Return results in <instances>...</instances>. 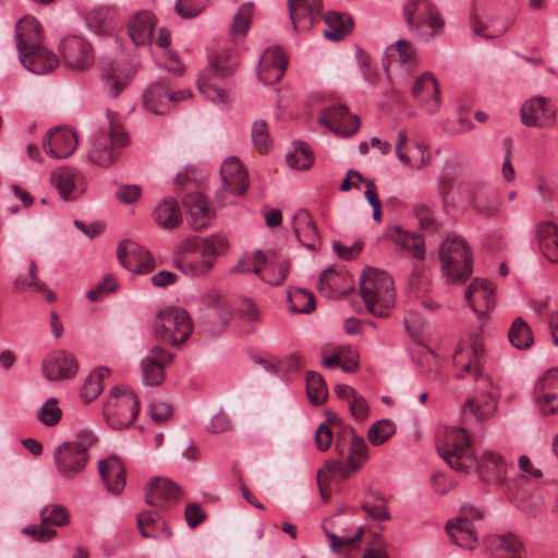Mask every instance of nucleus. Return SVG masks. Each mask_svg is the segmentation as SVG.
I'll list each match as a JSON object with an SVG mask.
<instances>
[{
    "label": "nucleus",
    "mask_w": 558,
    "mask_h": 558,
    "mask_svg": "<svg viewBox=\"0 0 558 558\" xmlns=\"http://www.w3.org/2000/svg\"><path fill=\"white\" fill-rule=\"evenodd\" d=\"M147 37H108L111 52L100 58L102 77L111 97H118L136 74L138 49L147 44Z\"/></svg>",
    "instance_id": "nucleus-1"
},
{
    "label": "nucleus",
    "mask_w": 558,
    "mask_h": 558,
    "mask_svg": "<svg viewBox=\"0 0 558 558\" xmlns=\"http://www.w3.org/2000/svg\"><path fill=\"white\" fill-rule=\"evenodd\" d=\"M96 436L90 429H80L71 440L58 445L52 452L57 474L64 480H73L84 472L89 450L96 444Z\"/></svg>",
    "instance_id": "nucleus-2"
},
{
    "label": "nucleus",
    "mask_w": 558,
    "mask_h": 558,
    "mask_svg": "<svg viewBox=\"0 0 558 558\" xmlns=\"http://www.w3.org/2000/svg\"><path fill=\"white\" fill-rule=\"evenodd\" d=\"M361 295L368 311L384 317L396 304V289L389 274L377 268H366L360 280Z\"/></svg>",
    "instance_id": "nucleus-3"
},
{
    "label": "nucleus",
    "mask_w": 558,
    "mask_h": 558,
    "mask_svg": "<svg viewBox=\"0 0 558 558\" xmlns=\"http://www.w3.org/2000/svg\"><path fill=\"white\" fill-rule=\"evenodd\" d=\"M442 275L450 283H462L473 270V255L466 241L459 235H448L439 247Z\"/></svg>",
    "instance_id": "nucleus-4"
},
{
    "label": "nucleus",
    "mask_w": 558,
    "mask_h": 558,
    "mask_svg": "<svg viewBox=\"0 0 558 558\" xmlns=\"http://www.w3.org/2000/svg\"><path fill=\"white\" fill-rule=\"evenodd\" d=\"M151 328L158 341L178 347L184 343L192 335L193 322L184 308L166 306L156 313Z\"/></svg>",
    "instance_id": "nucleus-5"
},
{
    "label": "nucleus",
    "mask_w": 558,
    "mask_h": 558,
    "mask_svg": "<svg viewBox=\"0 0 558 558\" xmlns=\"http://www.w3.org/2000/svg\"><path fill=\"white\" fill-rule=\"evenodd\" d=\"M437 449L448 465L458 472L468 473L475 465L470 435L462 427L446 428Z\"/></svg>",
    "instance_id": "nucleus-6"
},
{
    "label": "nucleus",
    "mask_w": 558,
    "mask_h": 558,
    "mask_svg": "<svg viewBox=\"0 0 558 558\" xmlns=\"http://www.w3.org/2000/svg\"><path fill=\"white\" fill-rule=\"evenodd\" d=\"M486 357L483 335L478 331L468 333L459 341L453 353V365L458 378L486 377L483 365Z\"/></svg>",
    "instance_id": "nucleus-7"
},
{
    "label": "nucleus",
    "mask_w": 558,
    "mask_h": 558,
    "mask_svg": "<svg viewBox=\"0 0 558 558\" xmlns=\"http://www.w3.org/2000/svg\"><path fill=\"white\" fill-rule=\"evenodd\" d=\"M238 63V54L233 50H223L210 57V69L202 72L197 80L199 93L217 105L227 106L231 101L230 92L214 82L213 71L227 74Z\"/></svg>",
    "instance_id": "nucleus-8"
},
{
    "label": "nucleus",
    "mask_w": 558,
    "mask_h": 558,
    "mask_svg": "<svg viewBox=\"0 0 558 558\" xmlns=\"http://www.w3.org/2000/svg\"><path fill=\"white\" fill-rule=\"evenodd\" d=\"M109 130L98 132L88 151V159L101 167L110 166L118 154V149L128 142V136L121 128L114 113L108 111Z\"/></svg>",
    "instance_id": "nucleus-9"
},
{
    "label": "nucleus",
    "mask_w": 558,
    "mask_h": 558,
    "mask_svg": "<svg viewBox=\"0 0 558 558\" xmlns=\"http://www.w3.org/2000/svg\"><path fill=\"white\" fill-rule=\"evenodd\" d=\"M140 411L137 396L128 387L111 389L105 404L104 415L113 429L130 426Z\"/></svg>",
    "instance_id": "nucleus-10"
},
{
    "label": "nucleus",
    "mask_w": 558,
    "mask_h": 558,
    "mask_svg": "<svg viewBox=\"0 0 558 558\" xmlns=\"http://www.w3.org/2000/svg\"><path fill=\"white\" fill-rule=\"evenodd\" d=\"M22 65L35 74H47L59 65L57 56L34 37H16Z\"/></svg>",
    "instance_id": "nucleus-11"
},
{
    "label": "nucleus",
    "mask_w": 558,
    "mask_h": 558,
    "mask_svg": "<svg viewBox=\"0 0 558 558\" xmlns=\"http://www.w3.org/2000/svg\"><path fill=\"white\" fill-rule=\"evenodd\" d=\"M192 96L187 88L172 92L168 85L155 83L145 89L143 106L146 111L160 116L170 112L181 101L190 100Z\"/></svg>",
    "instance_id": "nucleus-12"
},
{
    "label": "nucleus",
    "mask_w": 558,
    "mask_h": 558,
    "mask_svg": "<svg viewBox=\"0 0 558 558\" xmlns=\"http://www.w3.org/2000/svg\"><path fill=\"white\" fill-rule=\"evenodd\" d=\"M476 388L463 405V413L472 414L476 421L490 418L497 410V389L488 377L475 379Z\"/></svg>",
    "instance_id": "nucleus-13"
},
{
    "label": "nucleus",
    "mask_w": 558,
    "mask_h": 558,
    "mask_svg": "<svg viewBox=\"0 0 558 558\" xmlns=\"http://www.w3.org/2000/svg\"><path fill=\"white\" fill-rule=\"evenodd\" d=\"M403 14L408 25L413 31L427 26L432 35H438L445 31V20L437 10L427 0H407L403 4Z\"/></svg>",
    "instance_id": "nucleus-14"
},
{
    "label": "nucleus",
    "mask_w": 558,
    "mask_h": 558,
    "mask_svg": "<svg viewBox=\"0 0 558 558\" xmlns=\"http://www.w3.org/2000/svg\"><path fill=\"white\" fill-rule=\"evenodd\" d=\"M117 258L124 269L136 275L149 274L157 266L151 252L131 240H123L118 244Z\"/></svg>",
    "instance_id": "nucleus-15"
},
{
    "label": "nucleus",
    "mask_w": 558,
    "mask_h": 558,
    "mask_svg": "<svg viewBox=\"0 0 558 558\" xmlns=\"http://www.w3.org/2000/svg\"><path fill=\"white\" fill-rule=\"evenodd\" d=\"M336 450L340 454H344L348 448V462L347 468L343 472L344 476H349L363 468L368 460V447L362 436H359L352 428H343L340 434L337 435Z\"/></svg>",
    "instance_id": "nucleus-16"
},
{
    "label": "nucleus",
    "mask_w": 558,
    "mask_h": 558,
    "mask_svg": "<svg viewBox=\"0 0 558 558\" xmlns=\"http://www.w3.org/2000/svg\"><path fill=\"white\" fill-rule=\"evenodd\" d=\"M533 400L542 415L558 414V368H549L536 379Z\"/></svg>",
    "instance_id": "nucleus-17"
},
{
    "label": "nucleus",
    "mask_w": 558,
    "mask_h": 558,
    "mask_svg": "<svg viewBox=\"0 0 558 558\" xmlns=\"http://www.w3.org/2000/svg\"><path fill=\"white\" fill-rule=\"evenodd\" d=\"M332 526L337 532H327L331 550L337 554L339 558H357L360 541L364 533V529L359 526L350 535L348 533L347 524L340 513H337L333 517Z\"/></svg>",
    "instance_id": "nucleus-18"
},
{
    "label": "nucleus",
    "mask_w": 558,
    "mask_h": 558,
    "mask_svg": "<svg viewBox=\"0 0 558 558\" xmlns=\"http://www.w3.org/2000/svg\"><path fill=\"white\" fill-rule=\"evenodd\" d=\"M70 523V512L61 505H47L40 510V525H28L23 533L38 542L52 539L57 532L52 526H65Z\"/></svg>",
    "instance_id": "nucleus-19"
},
{
    "label": "nucleus",
    "mask_w": 558,
    "mask_h": 558,
    "mask_svg": "<svg viewBox=\"0 0 558 558\" xmlns=\"http://www.w3.org/2000/svg\"><path fill=\"white\" fill-rule=\"evenodd\" d=\"M50 183L64 202L81 197L86 189L83 174L73 168L60 167L50 174Z\"/></svg>",
    "instance_id": "nucleus-20"
},
{
    "label": "nucleus",
    "mask_w": 558,
    "mask_h": 558,
    "mask_svg": "<svg viewBox=\"0 0 558 558\" xmlns=\"http://www.w3.org/2000/svg\"><path fill=\"white\" fill-rule=\"evenodd\" d=\"M288 8L293 28L298 33H307L322 22V0H288Z\"/></svg>",
    "instance_id": "nucleus-21"
},
{
    "label": "nucleus",
    "mask_w": 558,
    "mask_h": 558,
    "mask_svg": "<svg viewBox=\"0 0 558 558\" xmlns=\"http://www.w3.org/2000/svg\"><path fill=\"white\" fill-rule=\"evenodd\" d=\"M60 48L64 64L72 70H84L94 63L93 48L84 37H63Z\"/></svg>",
    "instance_id": "nucleus-22"
},
{
    "label": "nucleus",
    "mask_w": 558,
    "mask_h": 558,
    "mask_svg": "<svg viewBox=\"0 0 558 558\" xmlns=\"http://www.w3.org/2000/svg\"><path fill=\"white\" fill-rule=\"evenodd\" d=\"M43 374L49 381L69 380L78 372V363L74 355L66 351H54L43 362Z\"/></svg>",
    "instance_id": "nucleus-23"
},
{
    "label": "nucleus",
    "mask_w": 558,
    "mask_h": 558,
    "mask_svg": "<svg viewBox=\"0 0 558 558\" xmlns=\"http://www.w3.org/2000/svg\"><path fill=\"white\" fill-rule=\"evenodd\" d=\"M395 154L404 166L421 169L427 161V149L417 140L410 137L405 130H400L395 143Z\"/></svg>",
    "instance_id": "nucleus-24"
},
{
    "label": "nucleus",
    "mask_w": 558,
    "mask_h": 558,
    "mask_svg": "<svg viewBox=\"0 0 558 558\" xmlns=\"http://www.w3.org/2000/svg\"><path fill=\"white\" fill-rule=\"evenodd\" d=\"M319 123L340 136H351L360 128L359 118L349 113L341 105H332L326 108L319 118Z\"/></svg>",
    "instance_id": "nucleus-25"
},
{
    "label": "nucleus",
    "mask_w": 558,
    "mask_h": 558,
    "mask_svg": "<svg viewBox=\"0 0 558 558\" xmlns=\"http://www.w3.org/2000/svg\"><path fill=\"white\" fill-rule=\"evenodd\" d=\"M465 301L477 315L490 312L496 305V288L494 283L475 278L465 291Z\"/></svg>",
    "instance_id": "nucleus-26"
},
{
    "label": "nucleus",
    "mask_w": 558,
    "mask_h": 558,
    "mask_svg": "<svg viewBox=\"0 0 558 558\" xmlns=\"http://www.w3.org/2000/svg\"><path fill=\"white\" fill-rule=\"evenodd\" d=\"M225 191L232 196H243L248 187V174L240 159L231 156L225 159L220 168Z\"/></svg>",
    "instance_id": "nucleus-27"
},
{
    "label": "nucleus",
    "mask_w": 558,
    "mask_h": 558,
    "mask_svg": "<svg viewBox=\"0 0 558 558\" xmlns=\"http://www.w3.org/2000/svg\"><path fill=\"white\" fill-rule=\"evenodd\" d=\"M520 118L525 126H544L555 121L556 111L545 97L533 96L522 104Z\"/></svg>",
    "instance_id": "nucleus-28"
},
{
    "label": "nucleus",
    "mask_w": 558,
    "mask_h": 558,
    "mask_svg": "<svg viewBox=\"0 0 558 558\" xmlns=\"http://www.w3.org/2000/svg\"><path fill=\"white\" fill-rule=\"evenodd\" d=\"M288 58L279 47H270L264 51L258 64V77L265 84L279 82L287 69Z\"/></svg>",
    "instance_id": "nucleus-29"
},
{
    "label": "nucleus",
    "mask_w": 558,
    "mask_h": 558,
    "mask_svg": "<svg viewBox=\"0 0 558 558\" xmlns=\"http://www.w3.org/2000/svg\"><path fill=\"white\" fill-rule=\"evenodd\" d=\"M77 143V136L71 129L56 128L44 138L43 147L52 158H66L74 153Z\"/></svg>",
    "instance_id": "nucleus-30"
},
{
    "label": "nucleus",
    "mask_w": 558,
    "mask_h": 558,
    "mask_svg": "<svg viewBox=\"0 0 558 558\" xmlns=\"http://www.w3.org/2000/svg\"><path fill=\"white\" fill-rule=\"evenodd\" d=\"M412 95L417 104L427 112L435 113L440 107L439 86L429 72L418 76L413 84Z\"/></svg>",
    "instance_id": "nucleus-31"
},
{
    "label": "nucleus",
    "mask_w": 558,
    "mask_h": 558,
    "mask_svg": "<svg viewBox=\"0 0 558 558\" xmlns=\"http://www.w3.org/2000/svg\"><path fill=\"white\" fill-rule=\"evenodd\" d=\"M172 362V355L160 347H154L141 362L143 383L158 386L163 381V369Z\"/></svg>",
    "instance_id": "nucleus-32"
},
{
    "label": "nucleus",
    "mask_w": 558,
    "mask_h": 558,
    "mask_svg": "<svg viewBox=\"0 0 558 558\" xmlns=\"http://www.w3.org/2000/svg\"><path fill=\"white\" fill-rule=\"evenodd\" d=\"M180 489L169 478L155 477L150 480L146 488V501L155 507L168 508L180 500Z\"/></svg>",
    "instance_id": "nucleus-33"
},
{
    "label": "nucleus",
    "mask_w": 558,
    "mask_h": 558,
    "mask_svg": "<svg viewBox=\"0 0 558 558\" xmlns=\"http://www.w3.org/2000/svg\"><path fill=\"white\" fill-rule=\"evenodd\" d=\"M100 476L111 494H120L126 483L125 468L117 456H109L98 463Z\"/></svg>",
    "instance_id": "nucleus-34"
},
{
    "label": "nucleus",
    "mask_w": 558,
    "mask_h": 558,
    "mask_svg": "<svg viewBox=\"0 0 558 558\" xmlns=\"http://www.w3.org/2000/svg\"><path fill=\"white\" fill-rule=\"evenodd\" d=\"M226 240L220 236L203 238L199 245V260L191 265L192 275H204L209 272L218 255L225 250Z\"/></svg>",
    "instance_id": "nucleus-35"
},
{
    "label": "nucleus",
    "mask_w": 558,
    "mask_h": 558,
    "mask_svg": "<svg viewBox=\"0 0 558 558\" xmlns=\"http://www.w3.org/2000/svg\"><path fill=\"white\" fill-rule=\"evenodd\" d=\"M183 204L187 210L190 223L194 229L201 230L210 223L214 211L201 192L189 193L184 197Z\"/></svg>",
    "instance_id": "nucleus-36"
},
{
    "label": "nucleus",
    "mask_w": 558,
    "mask_h": 558,
    "mask_svg": "<svg viewBox=\"0 0 558 558\" xmlns=\"http://www.w3.org/2000/svg\"><path fill=\"white\" fill-rule=\"evenodd\" d=\"M151 54L169 72L182 75L185 71L180 63L177 52L170 49V37H148Z\"/></svg>",
    "instance_id": "nucleus-37"
},
{
    "label": "nucleus",
    "mask_w": 558,
    "mask_h": 558,
    "mask_svg": "<svg viewBox=\"0 0 558 558\" xmlns=\"http://www.w3.org/2000/svg\"><path fill=\"white\" fill-rule=\"evenodd\" d=\"M481 478L487 482H501L507 474V464L501 456L495 451H484L475 465Z\"/></svg>",
    "instance_id": "nucleus-38"
},
{
    "label": "nucleus",
    "mask_w": 558,
    "mask_h": 558,
    "mask_svg": "<svg viewBox=\"0 0 558 558\" xmlns=\"http://www.w3.org/2000/svg\"><path fill=\"white\" fill-rule=\"evenodd\" d=\"M153 219L155 223L162 229H174L182 222V213L179 203L173 197L160 199L153 209Z\"/></svg>",
    "instance_id": "nucleus-39"
},
{
    "label": "nucleus",
    "mask_w": 558,
    "mask_h": 558,
    "mask_svg": "<svg viewBox=\"0 0 558 558\" xmlns=\"http://www.w3.org/2000/svg\"><path fill=\"white\" fill-rule=\"evenodd\" d=\"M447 532L450 539L462 548L473 549L477 546L476 526L464 517L448 522Z\"/></svg>",
    "instance_id": "nucleus-40"
},
{
    "label": "nucleus",
    "mask_w": 558,
    "mask_h": 558,
    "mask_svg": "<svg viewBox=\"0 0 558 558\" xmlns=\"http://www.w3.org/2000/svg\"><path fill=\"white\" fill-rule=\"evenodd\" d=\"M537 240L544 256L558 263V227L551 221H542L536 229Z\"/></svg>",
    "instance_id": "nucleus-41"
},
{
    "label": "nucleus",
    "mask_w": 558,
    "mask_h": 558,
    "mask_svg": "<svg viewBox=\"0 0 558 558\" xmlns=\"http://www.w3.org/2000/svg\"><path fill=\"white\" fill-rule=\"evenodd\" d=\"M114 12L107 8H99L92 11L87 17V25L90 32L96 35H110L116 31Z\"/></svg>",
    "instance_id": "nucleus-42"
},
{
    "label": "nucleus",
    "mask_w": 558,
    "mask_h": 558,
    "mask_svg": "<svg viewBox=\"0 0 558 558\" xmlns=\"http://www.w3.org/2000/svg\"><path fill=\"white\" fill-rule=\"evenodd\" d=\"M322 19L327 25V28L322 31L323 35H348L354 27V20L349 13L330 11Z\"/></svg>",
    "instance_id": "nucleus-43"
},
{
    "label": "nucleus",
    "mask_w": 558,
    "mask_h": 558,
    "mask_svg": "<svg viewBox=\"0 0 558 558\" xmlns=\"http://www.w3.org/2000/svg\"><path fill=\"white\" fill-rule=\"evenodd\" d=\"M109 376V369L96 368L85 378L81 398L85 403L95 400L104 389V380Z\"/></svg>",
    "instance_id": "nucleus-44"
},
{
    "label": "nucleus",
    "mask_w": 558,
    "mask_h": 558,
    "mask_svg": "<svg viewBox=\"0 0 558 558\" xmlns=\"http://www.w3.org/2000/svg\"><path fill=\"white\" fill-rule=\"evenodd\" d=\"M288 301L293 313L308 314L315 310L314 294L305 289H289Z\"/></svg>",
    "instance_id": "nucleus-45"
},
{
    "label": "nucleus",
    "mask_w": 558,
    "mask_h": 558,
    "mask_svg": "<svg viewBox=\"0 0 558 558\" xmlns=\"http://www.w3.org/2000/svg\"><path fill=\"white\" fill-rule=\"evenodd\" d=\"M495 547L497 550V558H523V544L513 534L496 537Z\"/></svg>",
    "instance_id": "nucleus-46"
},
{
    "label": "nucleus",
    "mask_w": 558,
    "mask_h": 558,
    "mask_svg": "<svg viewBox=\"0 0 558 558\" xmlns=\"http://www.w3.org/2000/svg\"><path fill=\"white\" fill-rule=\"evenodd\" d=\"M157 26L156 16L146 10L140 11L129 22V35H154Z\"/></svg>",
    "instance_id": "nucleus-47"
},
{
    "label": "nucleus",
    "mask_w": 558,
    "mask_h": 558,
    "mask_svg": "<svg viewBox=\"0 0 558 558\" xmlns=\"http://www.w3.org/2000/svg\"><path fill=\"white\" fill-rule=\"evenodd\" d=\"M396 433V424L389 418L378 420L367 430V440L373 446L387 442Z\"/></svg>",
    "instance_id": "nucleus-48"
},
{
    "label": "nucleus",
    "mask_w": 558,
    "mask_h": 558,
    "mask_svg": "<svg viewBox=\"0 0 558 558\" xmlns=\"http://www.w3.org/2000/svg\"><path fill=\"white\" fill-rule=\"evenodd\" d=\"M415 57L413 48L404 38L398 39L393 45L389 46L385 51V62L391 64L398 62L400 64H408L413 61Z\"/></svg>",
    "instance_id": "nucleus-49"
},
{
    "label": "nucleus",
    "mask_w": 558,
    "mask_h": 558,
    "mask_svg": "<svg viewBox=\"0 0 558 558\" xmlns=\"http://www.w3.org/2000/svg\"><path fill=\"white\" fill-rule=\"evenodd\" d=\"M508 338L511 344L519 350L527 349L533 343V335L531 328L522 318H517L512 323V326L509 329Z\"/></svg>",
    "instance_id": "nucleus-50"
},
{
    "label": "nucleus",
    "mask_w": 558,
    "mask_h": 558,
    "mask_svg": "<svg viewBox=\"0 0 558 558\" xmlns=\"http://www.w3.org/2000/svg\"><path fill=\"white\" fill-rule=\"evenodd\" d=\"M518 508L531 517H536L544 506L543 496L534 490L518 492L514 495Z\"/></svg>",
    "instance_id": "nucleus-51"
},
{
    "label": "nucleus",
    "mask_w": 558,
    "mask_h": 558,
    "mask_svg": "<svg viewBox=\"0 0 558 558\" xmlns=\"http://www.w3.org/2000/svg\"><path fill=\"white\" fill-rule=\"evenodd\" d=\"M306 391L310 401L314 405L323 404L328 396V389L324 378L315 372H308L306 375Z\"/></svg>",
    "instance_id": "nucleus-52"
},
{
    "label": "nucleus",
    "mask_w": 558,
    "mask_h": 558,
    "mask_svg": "<svg viewBox=\"0 0 558 558\" xmlns=\"http://www.w3.org/2000/svg\"><path fill=\"white\" fill-rule=\"evenodd\" d=\"M62 418V410L54 397L47 399L37 411V420L46 427H53Z\"/></svg>",
    "instance_id": "nucleus-53"
},
{
    "label": "nucleus",
    "mask_w": 558,
    "mask_h": 558,
    "mask_svg": "<svg viewBox=\"0 0 558 558\" xmlns=\"http://www.w3.org/2000/svg\"><path fill=\"white\" fill-rule=\"evenodd\" d=\"M267 265V257L262 251H255L251 254H245L232 268L233 272H254L259 275L263 268Z\"/></svg>",
    "instance_id": "nucleus-54"
},
{
    "label": "nucleus",
    "mask_w": 558,
    "mask_h": 558,
    "mask_svg": "<svg viewBox=\"0 0 558 558\" xmlns=\"http://www.w3.org/2000/svg\"><path fill=\"white\" fill-rule=\"evenodd\" d=\"M286 160L292 169L307 170L313 165L314 156L310 148L301 143L295 146L293 151L287 155Z\"/></svg>",
    "instance_id": "nucleus-55"
},
{
    "label": "nucleus",
    "mask_w": 558,
    "mask_h": 558,
    "mask_svg": "<svg viewBox=\"0 0 558 558\" xmlns=\"http://www.w3.org/2000/svg\"><path fill=\"white\" fill-rule=\"evenodd\" d=\"M253 10L252 2H245L239 8L230 27L232 35H245L250 31Z\"/></svg>",
    "instance_id": "nucleus-56"
},
{
    "label": "nucleus",
    "mask_w": 558,
    "mask_h": 558,
    "mask_svg": "<svg viewBox=\"0 0 558 558\" xmlns=\"http://www.w3.org/2000/svg\"><path fill=\"white\" fill-rule=\"evenodd\" d=\"M290 269V264L286 259L277 263L267 264L266 271L260 276L262 280L272 286H280L284 282Z\"/></svg>",
    "instance_id": "nucleus-57"
},
{
    "label": "nucleus",
    "mask_w": 558,
    "mask_h": 558,
    "mask_svg": "<svg viewBox=\"0 0 558 558\" xmlns=\"http://www.w3.org/2000/svg\"><path fill=\"white\" fill-rule=\"evenodd\" d=\"M15 288L25 292H40L44 290V283L35 276V264L29 262L25 272L20 274L15 279Z\"/></svg>",
    "instance_id": "nucleus-58"
},
{
    "label": "nucleus",
    "mask_w": 558,
    "mask_h": 558,
    "mask_svg": "<svg viewBox=\"0 0 558 558\" xmlns=\"http://www.w3.org/2000/svg\"><path fill=\"white\" fill-rule=\"evenodd\" d=\"M252 141L255 148L260 154H266L271 147V140L268 132V125L265 121H256L252 126Z\"/></svg>",
    "instance_id": "nucleus-59"
},
{
    "label": "nucleus",
    "mask_w": 558,
    "mask_h": 558,
    "mask_svg": "<svg viewBox=\"0 0 558 558\" xmlns=\"http://www.w3.org/2000/svg\"><path fill=\"white\" fill-rule=\"evenodd\" d=\"M118 288L119 283L117 279L113 276L108 275L102 279L101 282L98 283L97 287L90 289L86 295L89 301L97 302L109 293L117 291Z\"/></svg>",
    "instance_id": "nucleus-60"
},
{
    "label": "nucleus",
    "mask_w": 558,
    "mask_h": 558,
    "mask_svg": "<svg viewBox=\"0 0 558 558\" xmlns=\"http://www.w3.org/2000/svg\"><path fill=\"white\" fill-rule=\"evenodd\" d=\"M208 0H178L175 12L183 19L197 16L206 7Z\"/></svg>",
    "instance_id": "nucleus-61"
},
{
    "label": "nucleus",
    "mask_w": 558,
    "mask_h": 558,
    "mask_svg": "<svg viewBox=\"0 0 558 558\" xmlns=\"http://www.w3.org/2000/svg\"><path fill=\"white\" fill-rule=\"evenodd\" d=\"M295 233L298 236L315 238L317 234L316 226L306 210H301L295 215Z\"/></svg>",
    "instance_id": "nucleus-62"
},
{
    "label": "nucleus",
    "mask_w": 558,
    "mask_h": 558,
    "mask_svg": "<svg viewBox=\"0 0 558 558\" xmlns=\"http://www.w3.org/2000/svg\"><path fill=\"white\" fill-rule=\"evenodd\" d=\"M339 351L340 367L342 371L345 373H354L359 367L357 352L349 345L339 347Z\"/></svg>",
    "instance_id": "nucleus-63"
},
{
    "label": "nucleus",
    "mask_w": 558,
    "mask_h": 558,
    "mask_svg": "<svg viewBox=\"0 0 558 558\" xmlns=\"http://www.w3.org/2000/svg\"><path fill=\"white\" fill-rule=\"evenodd\" d=\"M138 529L144 537H156V527L160 524L157 515L151 511L140 513L137 518Z\"/></svg>",
    "instance_id": "nucleus-64"
}]
</instances>
